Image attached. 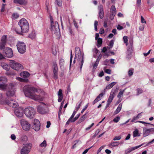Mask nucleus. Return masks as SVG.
<instances>
[{"label":"nucleus","instance_id":"obj_1","mask_svg":"<svg viewBox=\"0 0 154 154\" xmlns=\"http://www.w3.org/2000/svg\"><path fill=\"white\" fill-rule=\"evenodd\" d=\"M7 81L5 77H0V89L6 91V95L8 97L14 96L15 94V88L13 84L6 85L5 84Z\"/></svg>","mask_w":154,"mask_h":154},{"label":"nucleus","instance_id":"obj_2","mask_svg":"<svg viewBox=\"0 0 154 154\" xmlns=\"http://www.w3.org/2000/svg\"><path fill=\"white\" fill-rule=\"evenodd\" d=\"M23 90L26 97L36 101L43 100L41 96L35 94V92H38V90L34 87L25 86L24 87Z\"/></svg>","mask_w":154,"mask_h":154},{"label":"nucleus","instance_id":"obj_3","mask_svg":"<svg viewBox=\"0 0 154 154\" xmlns=\"http://www.w3.org/2000/svg\"><path fill=\"white\" fill-rule=\"evenodd\" d=\"M18 25L21 28V29L18 30L16 28L15 29L17 33L21 34L22 32H27L29 29V24L26 20L22 18L20 20L18 23Z\"/></svg>","mask_w":154,"mask_h":154},{"label":"nucleus","instance_id":"obj_4","mask_svg":"<svg viewBox=\"0 0 154 154\" xmlns=\"http://www.w3.org/2000/svg\"><path fill=\"white\" fill-rule=\"evenodd\" d=\"M75 59H77V60H80L81 61L80 63V71H81L84 62L83 54L81 52L80 48L79 47H75Z\"/></svg>","mask_w":154,"mask_h":154},{"label":"nucleus","instance_id":"obj_5","mask_svg":"<svg viewBox=\"0 0 154 154\" xmlns=\"http://www.w3.org/2000/svg\"><path fill=\"white\" fill-rule=\"evenodd\" d=\"M24 113L27 117L30 119H32L35 114V111L33 108L28 107L26 108L24 110Z\"/></svg>","mask_w":154,"mask_h":154},{"label":"nucleus","instance_id":"obj_6","mask_svg":"<svg viewBox=\"0 0 154 154\" xmlns=\"http://www.w3.org/2000/svg\"><path fill=\"white\" fill-rule=\"evenodd\" d=\"M50 20L51 22V29L52 32L55 34H56L60 32V29L59 25L58 22L57 21L54 23L53 22V19L51 17H50Z\"/></svg>","mask_w":154,"mask_h":154},{"label":"nucleus","instance_id":"obj_7","mask_svg":"<svg viewBox=\"0 0 154 154\" xmlns=\"http://www.w3.org/2000/svg\"><path fill=\"white\" fill-rule=\"evenodd\" d=\"M9 65L10 67L15 70L18 71L23 69V66L20 63L14 60H11Z\"/></svg>","mask_w":154,"mask_h":154},{"label":"nucleus","instance_id":"obj_8","mask_svg":"<svg viewBox=\"0 0 154 154\" xmlns=\"http://www.w3.org/2000/svg\"><path fill=\"white\" fill-rule=\"evenodd\" d=\"M32 144L28 143L24 145L21 149L20 151L21 154H28L31 149Z\"/></svg>","mask_w":154,"mask_h":154},{"label":"nucleus","instance_id":"obj_9","mask_svg":"<svg viewBox=\"0 0 154 154\" xmlns=\"http://www.w3.org/2000/svg\"><path fill=\"white\" fill-rule=\"evenodd\" d=\"M18 51L21 54H23L26 51V45L22 42H19L17 45Z\"/></svg>","mask_w":154,"mask_h":154},{"label":"nucleus","instance_id":"obj_10","mask_svg":"<svg viewBox=\"0 0 154 154\" xmlns=\"http://www.w3.org/2000/svg\"><path fill=\"white\" fill-rule=\"evenodd\" d=\"M4 104H7L13 108H16L18 106V103L15 100L11 99L5 100Z\"/></svg>","mask_w":154,"mask_h":154},{"label":"nucleus","instance_id":"obj_11","mask_svg":"<svg viewBox=\"0 0 154 154\" xmlns=\"http://www.w3.org/2000/svg\"><path fill=\"white\" fill-rule=\"evenodd\" d=\"M21 126L23 129L27 131L29 130L30 127V124L24 119H22L20 121Z\"/></svg>","mask_w":154,"mask_h":154},{"label":"nucleus","instance_id":"obj_12","mask_svg":"<svg viewBox=\"0 0 154 154\" xmlns=\"http://www.w3.org/2000/svg\"><path fill=\"white\" fill-rule=\"evenodd\" d=\"M3 53L5 54V57H11L13 56V51L12 49L7 47L5 48L3 50Z\"/></svg>","mask_w":154,"mask_h":154},{"label":"nucleus","instance_id":"obj_13","mask_svg":"<svg viewBox=\"0 0 154 154\" xmlns=\"http://www.w3.org/2000/svg\"><path fill=\"white\" fill-rule=\"evenodd\" d=\"M47 108L46 106L44 104H41L37 106V111L40 113L44 114L46 112Z\"/></svg>","mask_w":154,"mask_h":154},{"label":"nucleus","instance_id":"obj_14","mask_svg":"<svg viewBox=\"0 0 154 154\" xmlns=\"http://www.w3.org/2000/svg\"><path fill=\"white\" fill-rule=\"evenodd\" d=\"M40 127V124L39 121L38 119H35L33 122L32 128L35 131H38Z\"/></svg>","mask_w":154,"mask_h":154},{"label":"nucleus","instance_id":"obj_15","mask_svg":"<svg viewBox=\"0 0 154 154\" xmlns=\"http://www.w3.org/2000/svg\"><path fill=\"white\" fill-rule=\"evenodd\" d=\"M53 78L55 79H58V67L56 62H54L53 66Z\"/></svg>","mask_w":154,"mask_h":154},{"label":"nucleus","instance_id":"obj_16","mask_svg":"<svg viewBox=\"0 0 154 154\" xmlns=\"http://www.w3.org/2000/svg\"><path fill=\"white\" fill-rule=\"evenodd\" d=\"M23 109L22 107H19L16 109L15 111V115L18 117H21L23 115Z\"/></svg>","mask_w":154,"mask_h":154},{"label":"nucleus","instance_id":"obj_17","mask_svg":"<svg viewBox=\"0 0 154 154\" xmlns=\"http://www.w3.org/2000/svg\"><path fill=\"white\" fill-rule=\"evenodd\" d=\"M98 9L99 10V17L100 19H102L104 16L103 8L102 5H100L98 6Z\"/></svg>","mask_w":154,"mask_h":154},{"label":"nucleus","instance_id":"obj_18","mask_svg":"<svg viewBox=\"0 0 154 154\" xmlns=\"http://www.w3.org/2000/svg\"><path fill=\"white\" fill-rule=\"evenodd\" d=\"M143 145V144H142L141 145H140L139 146H137L135 147H133L131 148H128L125 151V152L126 154H128L131 151H132L133 150H134L140 147H141Z\"/></svg>","mask_w":154,"mask_h":154},{"label":"nucleus","instance_id":"obj_19","mask_svg":"<svg viewBox=\"0 0 154 154\" xmlns=\"http://www.w3.org/2000/svg\"><path fill=\"white\" fill-rule=\"evenodd\" d=\"M13 2L16 4L24 5L26 4L27 2L26 0H14Z\"/></svg>","mask_w":154,"mask_h":154},{"label":"nucleus","instance_id":"obj_20","mask_svg":"<svg viewBox=\"0 0 154 154\" xmlns=\"http://www.w3.org/2000/svg\"><path fill=\"white\" fill-rule=\"evenodd\" d=\"M150 133L149 128L147 129L146 128H143V137H146Z\"/></svg>","mask_w":154,"mask_h":154},{"label":"nucleus","instance_id":"obj_21","mask_svg":"<svg viewBox=\"0 0 154 154\" xmlns=\"http://www.w3.org/2000/svg\"><path fill=\"white\" fill-rule=\"evenodd\" d=\"M62 90L61 89H60L58 91V101L59 102H61L63 97V96L62 94Z\"/></svg>","mask_w":154,"mask_h":154},{"label":"nucleus","instance_id":"obj_22","mask_svg":"<svg viewBox=\"0 0 154 154\" xmlns=\"http://www.w3.org/2000/svg\"><path fill=\"white\" fill-rule=\"evenodd\" d=\"M20 75V76L23 78H27L30 75V74L26 71L21 72Z\"/></svg>","mask_w":154,"mask_h":154},{"label":"nucleus","instance_id":"obj_23","mask_svg":"<svg viewBox=\"0 0 154 154\" xmlns=\"http://www.w3.org/2000/svg\"><path fill=\"white\" fill-rule=\"evenodd\" d=\"M132 49L131 47V48H128L127 49V51H126V58L129 59L131 56V55L132 53Z\"/></svg>","mask_w":154,"mask_h":154},{"label":"nucleus","instance_id":"obj_24","mask_svg":"<svg viewBox=\"0 0 154 154\" xmlns=\"http://www.w3.org/2000/svg\"><path fill=\"white\" fill-rule=\"evenodd\" d=\"M103 93L100 94L98 96H97V98L95 99L93 102V104H94L97 102L101 100L100 97H103Z\"/></svg>","mask_w":154,"mask_h":154},{"label":"nucleus","instance_id":"obj_25","mask_svg":"<svg viewBox=\"0 0 154 154\" xmlns=\"http://www.w3.org/2000/svg\"><path fill=\"white\" fill-rule=\"evenodd\" d=\"M117 92L118 90L117 89H112L111 92H110L109 96H111L114 98L115 96L116 93Z\"/></svg>","mask_w":154,"mask_h":154},{"label":"nucleus","instance_id":"obj_26","mask_svg":"<svg viewBox=\"0 0 154 154\" xmlns=\"http://www.w3.org/2000/svg\"><path fill=\"white\" fill-rule=\"evenodd\" d=\"M116 84V82H113L109 84L107 86L106 88V89H109L112 88L114 85Z\"/></svg>","mask_w":154,"mask_h":154},{"label":"nucleus","instance_id":"obj_27","mask_svg":"<svg viewBox=\"0 0 154 154\" xmlns=\"http://www.w3.org/2000/svg\"><path fill=\"white\" fill-rule=\"evenodd\" d=\"M99 61V60L98 59H97L93 66V68L92 69L93 71H94L95 70L98 64Z\"/></svg>","mask_w":154,"mask_h":154},{"label":"nucleus","instance_id":"obj_28","mask_svg":"<svg viewBox=\"0 0 154 154\" xmlns=\"http://www.w3.org/2000/svg\"><path fill=\"white\" fill-rule=\"evenodd\" d=\"M122 105L120 104L118 106L117 108L114 112L115 115L118 114L121 110L122 109Z\"/></svg>","mask_w":154,"mask_h":154},{"label":"nucleus","instance_id":"obj_29","mask_svg":"<svg viewBox=\"0 0 154 154\" xmlns=\"http://www.w3.org/2000/svg\"><path fill=\"white\" fill-rule=\"evenodd\" d=\"M139 136L140 135L139 133V131L137 129H136L133 131V137H135Z\"/></svg>","mask_w":154,"mask_h":154},{"label":"nucleus","instance_id":"obj_30","mask_svg":"<svg viewBox=\"0 0 154 154\" xmlns=\"http://www.w3.org/2000/svg\"><path fill=\"white\" fill-rule=\"evenodd\" d=\"M119 144V142H113L109 144V146L115 147L118 146Z\"/></svg>","mask_w":154,"mask_h":154},{"label":"nucleus","instance_id":"obj_31","mask_svg":"<svg viewBox=\"0 0 154 154\" xmlns=\"http://www.w3.org/2000/svg\"><path fill=\"white\" fill-rule=\"evenodd\" d=\"M5 101L3 100V97L2 93H0V103L2 104H4Z\"/></svg>","mask_w":154,"mask_h":154},{"label":"nucleus","instance_id":"obj_32","mask_svg":"<svg viewBox=\"0 0 154 154\" xmlns=\"http://www.w3.org/2000/svg\"><path fill=\"white\" fill-rule=\"evenodd\" d=\"M2 67L4 69L7 71L9 70L10 69L9 66L6 64H4Z\"/></svg>","mask_w":154,"mask_h":154},{"label":"nucleus","instance_id":"obj_33","mask_svg":"<svg viewBox=\"0 0 154 154\" xmlns=\"http://www.w3.org/2000/svg\"><path fill=\"white\" fill-rule=\"evenodd\" d=\"M97 42L98 43L97 46L99 47L100 46V45L102 44V39L100 38H98L97 39Z\"/></svg>","mask_w":154,"mask_h":154},{"label":"nucleus","instance_id":"obj_34","mask_svg":"<svg viewBox=\"0 0 154 154\" xmlns=\"http://www.w3.org/2000/svg\"><path fill=\"white\" fill-rule=\"evenodd\" d=\"M86 114L83 115L80 119L79 120V123L81 122H82L86 118V117L85 116Z\"/></svg>","mask_w":154,"mask_h":154},{"label":"nucleus","instance_id":"obj_35","mask_svg":"<svg viewBox=\"0 0 154 154\" xmlns=\"http://www.w3.org/2000/svg\"><path fill=\"white\" fill-rule=\"evenodd\" d=\"M5 42H1L0 43V49H5V45L6 44Z\"/></svg>","mask_w":154,"mask_h":154},{"label":"nucleus","instance_id":"obj_36","mask_svg":"<svg viewBox=\"0 0 154 154\" xmlns=\"http://www.w3.org/2000/svg\"><path fill=\"white\" fill-rule=\"evenodd\" d=\"M133 73L134 69H129L128 71V75L129 76H131L133 75Z\"/></svg>","mask_w":154,"mask_h":154},{"label":"nucleus","instance_id":"obj_37","mask_svg":"<svg viewBox=\"0 0 154 154\" xmlns=\"http://www.w3.org/2000/svg\"><path fill=\"white\" fill-rule=\"evenodd\" d=\"M47 146L46 141L45 140H44V141L41 143L40 145V146L41 147H46Z\"/></svg>","mask_w":154,"mask_h":154},{"label":"nucleus","instance_id":"obj_38","mask_svg":"<svg viewBox=\"0 0 154 154\" xmlns=\"http://www.w3.org/2000/svg\"><path fill=\"white\" fill-rule=\"evenodd\" d=\"M35 35L34 32H32L29 35V37L32 39H34L35 38Z\"/></svg>","mask_w":154,"mask_h":154},{"label":"nucleus","instance_id":"obj_39","mask_svg":"<svg viewBox=\"0 0 154 154\" xmlns=\"http://www.w3.org/2000/svg\"><path fill=\"white\" fill-rule=\"evenodd\" d=\"M80 115V114H77L76 116L74 118V119H72V121H71V122H75V121H76L79 117Z\"/></svg>","mask_w":154,"mask_h":154},{"label":"nucleus","instance_id":"obj_40","mask_svg":"<svg viewBox=\"0 0 154 154\" xmlns=\"http://www.w3.org/2000/svg\"><path fill=\"white\" fill-rule=\"evenodd\" d=\"M123 39L124 40V42L126 44V45H128V37L126 36H125L123 37Z\"/></svg>","mask_w":154,"mask_h":154},{"label":"nucleus","instance_id":"obj_41","mask_svg":"<svg viewBox=\"0 0 154 154\" xmlns=\"http://www.w3.org/2000/svg\"><path fill=\"white\" fill-rule=\"evenodd\" d=\"M7 36L4 35L2 36L1 39V42H5L6 43V42Z\"/></svg>","mask_w":154,"mask_h":154},{"label":"nucleus","instance_id":"obj_42","mask_svg":"<svg viewBox=\"0 0 154 154\" xmlns=\"http://www.w3.org/2000/svg\"><path fill=\"white\" fill-rule=\"evenodd\" d=\"M125 89L123 91H120L117 95V97L119 98H120L121 96L122 95L124 92L125 91Z\"/></svg>","mask_w":154,"mask_h":154},{"label":"nucleus","instance_id":"obj_43","mask_svg":"<svg viewBox=\"0 0 154 154\" xmlns=\"http://www.w3.org/2000/svg\"><path fill=\"white\" fill-rule=\"evenodd\" d=\"M137 95H138L140 94H141L143 92V90L140 88H137Z\"/></svg>","mask_w":154,"mask_h":154},{"label":"nucleus","instance_id":"obj_44","mask_svg":"<svg viewBox=\"0 0 154 154\" xmlns=\"http://www.w3.org/2000/svg\"><path fill=\"white\" fill-rule=\"evenodd\" d=\"M64 63V60L63 59H61L60 60V66H63Z\"/></svg>","mask_w":154,"mask_h":154},{"label":"nucleus","instance_id":"obj_45","mask_svg":"<svg viewBox=\"0 0 154 154\" xmlns=\"http://www.w3.org/2000/svg\"><path fill=\"white\" fill-rule=\"evenodd\" d=\"M12 17L14 19H17L19 17V15L18 14L14 13L12 14Z\"/></svg>","mask_w":154,"mask_h":154},{"label":"nucleus","instance_id":"obj_46","mask_svg":"<svg viewBox=\"0 0 154 154\" xmlns=\"http://www.w3.org/2000/svg\"><path fill=\"white\" fill-rule=\"evenodd\" d=\"M114 44V41L113 40H112L110 41L109 43V45L110 46L109 48H112L113 45Z\"/></svg>","mask_w":154,"mask_h":154},{"label":"nucleus","instance_id":"obj_47","mask_svg":"<svg viewBox=\"0 0 154 154\" xmlns=\"http://www.w3.org/2000/svg\"><path fill=\"white\" fill-rule=\"evenodd\" d=\"M97 25H98V21L97 20H95L94 21V27L95 30L96 31H97Z\"/></svg>","mask_w":154,"mask_h":154},{"label":"nucleus","instance_id":"obj_48","mask_svg":"<svg viewBox=\"0 0 154 154\" xmlns=\"http://www.w3.org/2000/svg\"><path fill=\"white\" fill-rule=\"evenodd\" d=\"M106 68V67H105L104 68V70L105 72L108 74H110L111 73V70L109 69H105Z\"/></svg>","mask_w":154,"mask_h":154},{"label":"nucleus","instance_id":"obj_49","mask_svg":"<svg viewBox=\"0 0 154 154\" xmlns=\"http://www.w3.org/2000/svg\"><path fill=\"white\" fill-rule=\"evenodd\" d=\"M57 5L59 6L62 5V0H56Z\"/></svg>","mask_w":154,"mask_h":154},{"label":"nucleus","instance_id":"obj_50","mask_svg":"<svg viewBox=\"0 0 154 154\" xmlns=\"http://www.w3.org/2000/svg\"><path fill=\"white\" fill-rule=\"evenodd\" d=\"M81 103L82 102H80L79 103H78V104H77L76 107V109L77 111H78L80 108Z\"/></svg>","mask_w":154,"mask_h":154},{"label":"nucleus","instance_id":"obj_51","mask_svg":"<svg viewBox=\"0 0 154 154\" xmlns=\"http://www.w3.org/2000/svg\"><path fill=\"white\" fill-rule=\"evenodd\" d=\"M113 97H111V96H109L107 101V102H108L109 103H111L112 102V101L113 100Z\"/></svg>","mask_w":154,"mask_h":154},{"label":"nucleus","instance_id":"obj_52","mask_svg":"<svg viewBox=\"0 0 154 154\" xmlns=\"http://www.w3.org/2000/svg\"><path fill=\"white\" fill-rule=\"evenodd\" d=\"M116 11L115 5H113L111 6V8L110 9V11Z\"/></svg>","mask_w":154,"mask_h":154},{"label":"nucleus","instance_id":"obj_53","mask_svg":"<svg viewBox=\"0 0 154 154\" xmlns=\"http://www.w3.org/2000/svg\"><path fill=\"white\" fill-rule=\"evenodd\" d=\"M120 119V117L117 116L113 119V121L115 122H117L119 121Z\"/></svg>","mask_w":154,"mask_h":154},{"label":"nucleus","instance_id":"obj_54","mask_svg":"<svg viewBox=\"0 0 154 154\" xmlns=\"http://www.w3.org/2000/svg\"><path fill=\"white\" fill-rule=\"evenodd\" d=\"M121 138V136H116L113 139L114 140H119Z\"/></svg>","mask_w":154,"mask_h":154},{"label":"nucleus","instance_id":"obj_55","mask_svg":"<svg viewBox=\"0 0 154 154\" xmlns=\"http://www.w3.org/2000/svg\"><path fill=\"white\" fill-rule=\"evenodd\" d=\"M105 146H102L98 150L97 152V154H98L102 150V149H103Z\"/></svg>","mask_w":154,"mask_h":154},{"label":"nucleus","instance_id":"obj_56","mask_svg":"<svg viewBox=\"0 0 154 154\" xmlns=\"http://www.w3.org/2000/svg\"><path fill=\"white\" fill-rule=\"evenodd\" d=\"M88 106V103L86 104L85 106L84 107L81 111V113H83L84 111L86 109Z\"/></svg>","mask_w":154,"mask_h":154},{"label":"nucleus","instance_id":"obj_57","mask_svg":"<svg viewBox=\"0 0 154 154\" xmlns=\"http://www.w3.org/2000/svg\"><path fill=\"white\" fill-rule=\"evenodd\" d=\"M109 62V60H105L103 63V64L104 65H107Z\"/></svg>","mask_w":154,"mask_h":154},{"label":"nucleus","instance_id":"obj_58","mask_svg":"<svg viewBox=\"0 0 154 154\" xmlns=\"http://www.w3.org/2000/svg\"><path fill=\"white\" fill-rule=\"evenodd\" d=\"M141 22L142 23H146V21H145V19L142 16H141Z\"/></svg>","mask_w":154,"mask_h":154},{"label":"nucleus","instance_id":"obj_59","mask_svg":"<svg viewBox=\"0 0 154 154\" xmlns=\"http://www.w3.org/2000/svg\"><path fill=\"white\" fill-rule=\"evenodd\" d=\"M76 112V111H74L73 112L72 115L71 116V117H70V118H71V119H72L73 118V117H74Z\"/></svg>","mask_w":154,"mask_h":154},{"label":"nucleus","instance_id":"obj_60","mask_svg":"<svg viewBox=\"0 0 154 154\" xmlns=\"http://www.w3.org/2000/svg\"><path fill=\"white\" fill-rule=\"evenodd\" d=\"M94 125V123H92L91 125H90V126H89V127H88L86 128V129H85L86 130H89Z\"/></svg>","mask_w":154,"mask_h":154},{"label":"nucleus","instance_id":"obj_61","mask_svg":"<svg viewBox=\"0 0 154 154\" xmlns=\"http://www.w3.org/2000/svg\"><path fill=\"white\" fill-rule=\"evenodd\" d=\"M138 119V117H137V116H134L133 119H132V120H131V122H134L136 120H137V119Z\"/></svg>","mask_w":154,"mask_h":154},{"label":"nucleus","instance_id":"obj_62","mask_svg":"<svg viewBox=\"0 0 154 154\" xmlns=\"http://www.w3.org/2000/svg\"><path fill=\"white\" fill-rule=\"evenodd\" d=\"M92 147V146H91V147H90V148H88V149H85L82 153V154H85L87 152H88V150L91 149V148Z\"/></svg>","mask_w":154,"mask_h":154},{"label":"nucleus","instance_id":"obj_63","mask_svg":"<svg viewBox=\"0 0 154 154\" xmlns=\"http://www.w3.org/2000/svg\"><path fill=\"white\" fill-rule=\"evenodd\" d=\"M117 29H118L119 30H121L123 29V28L122 26L120 25H118L117 27Z\"/></svg>","mask_w":154,"mask_h":154},{"label":"nucleus","instance_id":"obj_64","mask_svg":"<svg viewBox=\"0 0 154 154\" xmlns=\"http://www.w3.org/2000/svg\"><path fill=\"white\" fill-rule=\"evenodd\" d=\"M72 119H71V118H69V119L66 122V125H68L70 122H71V121H72Z\"/></svg>","mask_w":154,"mask_h":154}]
</instances>
